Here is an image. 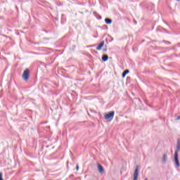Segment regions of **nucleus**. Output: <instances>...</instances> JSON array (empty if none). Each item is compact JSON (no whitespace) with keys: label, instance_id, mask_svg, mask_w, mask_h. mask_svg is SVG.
<instances>
[{"label":"nucleus","instance_id":"f257e3e1","mask_svg":"<svg viewBox=\"0 0 180 180\" xmlns=\"http://www.w3.org/2000/svg\"><path fill=\"white\" fill-rule=\"evenodd\" d=\"M115 117V111H111L105 115H104V118L105 120H109V119H113Z\"/></svg>","mask_w":180,"mask_h":180},{"label":"nucleus","instance_id":"f03ea898","mask_svg":"<svg viewBox=\"0 0 180 180\" xmlns=\"http://www.w3.org/2000/svg\"><path fill=\"white\" fill-rule=\"evenodd\" d=\"M22 79L24 81H27L29 79V69H25L22 73Z\"/></svg>","mask_w":180,"mask_h":180},{"label":"nucleus","instance_id":"7ed1b4c3","mask_svg":"<svg viewBox=\"0 0 180 180\" xmlns=\"http://www.w3.org/2000/svg\"><path fill=\"white\" fill-rule=\"evenodd\" d=\"M137 179H139V167H136L134 170L133 180H137Z\"/></svg>","mask_w":180,"mask_h":180},{"label":"nucleus","instance_id":"20e7f679","mask_svg":"<svg viewBox=\"0 0 180 180\" xmlns=\"http://www.w3.org/2000/svg\"><path fill=\"white\" fill-rule=\"evenodd\" d=\"M97 168H98V172H99L100 174H103L104 170H103V167H102V165L98 164V165H97Z\"/></svg>","mask_w":180,"mask_h":180},{"label":"nucleus","instance_id":"39448f33","mask_svg":"<svg viewBox=\"0 0 180 180\" xmlns=\"http://www.w3.org/2000/svg\"><path fill=\"white\" fill-rule=\"evenodd\" d=\"M103 46H105V41H102L101 43H100L98 44V46L96 48V50H102V47H103Z\"/></svg>","mask_w":180,"mask_h":180},{"label":"nucleus","instance_id":"423d86ee","mask_svg":"<svg viewBox=\"0 0 180 180\" xmlns=\"http://www.w3.org/2000/svg\"><path fill=\"white\" fill-rule=\"evenodd\" d=\"M105 22L106 25H111L112 24V20L109 18H105Z\"/></svg>","mask_w":180,"mask_h":180},{"label":"nucleus","instance_id":"0eeeda50","mask_svg":"<svg viewBox=\"0 0 180 180\" xmlns=\"http://www.w3.org/2000/svg\"><path fill=\"white\" fill-rule=\"evenodd\" d=\"M129 70H126L122 72V78H124L127 74H129Z\"/></svg>","mask_w":180,"mask_h":180},{"label":"nucleus","instance_id":"6e6552de","mask_svg":"<svg viewBox=\"0 0 180 180\" xmlns=\"http://www.w3.org/2000/svg\"><path fill=\"white\" fill-rule=\"evenodd\" d=\"M108 58H109V57L108 56V55H103L102 56V60L103 61H108Z\"/></svg>","mask_w":180,"mask_h":180},{"label":"nucleus","instance_id":"1a4fd4ad","mask_svg":"<svg viewBox=\"0 0 180 180\" xmlns=\"http://www.w3.org/2000/svg\"><path fill=\"white\" fill-rule=\"evenodd\" d=\"M176 148H177V151H179V150H180V141H179V140L177 141V146H176Z\"/></svg>","mask_w":180,"mask_h":180},{"label":"nucleus","instance_id":"9d476101","mask_svg":"<svg viewBox=\"0 0 180 180\" xmlns=\"http://www.w3.org/2000/svg\"><path fill=\"white\" fill-rule=\"evenodd\" d=\"M174 162L176 167H179V161L178 160V159H174Z\"/></svg>","mask_w":180,"mask_h":180},{"label":"nucleus","instance_id":"9b49d317","mask_svg":"<svg viewBox=\"0 0 180 180\" xmlns=\"http://www.w3.org/2000/svg\"><path fill=\"white\" fill-rule=\"evenodd\" d=\"M167 154H164L163 158H162L164 162H165V161H167Z\"/></svg>","mask_w":180,"mask_h":180},{"label":"nucleus","instance_id":"f8f14e48","mask_svg":"<svg viewBox=\"0 0 180 180\" xmlns=\"http://www.w3.org/2000/svg\"><path fill=\"white\" fill-rule=\"evenodd\" d=\"M174 159H178V150L174 153Z\"/></svg>","mask_w":180,"mask_h":180},{"label":"nucleus","instance_id":"ddd939ff","mask_svg":"<svg viewBox=\"0 0 180 180\" xmlns=\"http://www.w3.org/2000/svg\"><path fill=\"white\" fill-rule=\"evenodd\" d=\"M76 170L79 171V166L78 165H76Z\"/></svg>","mask_w":180,"mask_h":180},{"label":"nucleus","instance_id":"4468645a","mask_svg":"<svg viewBox=\"0 0 180 180\" xmlns=\"http://www.w3.org/2000/svg\"><path fill=\"white\" fill-rule=\"evenodd\" d=\"M0 180H4V179L2 178V173H0Z\"/></svg>","mask_w":180,"mask_h":180},{"label":"nucleus","instance_id":"2eb2a0df","mask_svg":"<svg viewBox=\"0 0 180 180\" xmlns=\"http://www.w3.org/2000/svg\"><path fill=\"white\" fill-rule=\"evenodd\" d=\"M180 116L177 117V120H179Z\"/></svg>","mask_w":180,"mask_h":180},{"label":"nucleus","instance_id":"dca6fc26","mask_svg":"<svg viewBox=\"0 0 180 180\" xmlns=\"http://www.w3.org/2000/svg\"><path fill=\"white\" fill-rule=\"evenodd\" d=\"M104 51H106V49H104Z\"/></svg>","mask_w":180,"mask_h":180},{"label":"nucleus","instance_id":"f3484780","mask_svg":"<svg viewBox=\"0 0 180 180\" xmlns=\"http://www.w3.org/2000/svg\"><path fill=\"white\" fill-rule=\"evenodd\" d=\"M176 1H179V0H176Z\"/></svg>","mask_w":180,"mask_h":180}]
</instances>
